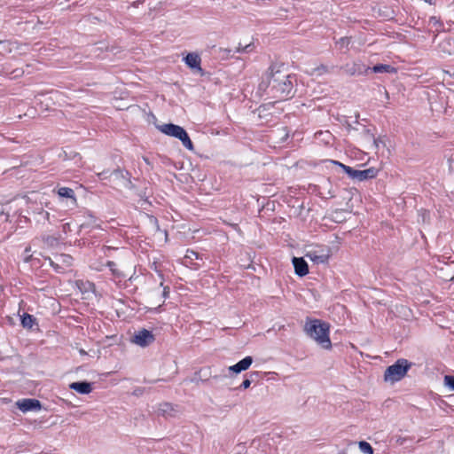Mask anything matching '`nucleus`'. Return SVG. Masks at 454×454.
Instances as JSON below:
<instances>
[{
  "label": "nucleus",
  "mask_w": 454,
  "mask_h": 454,
  "mask_svg": "<svg viewBox=\"0 0 454 454\" xmlns=\"http://www.w3.org/2000/svg\"><path fill=\"white\" fill-rule=\"evenodd\" d=\"M295 77L276 66H270L262 75L258 86L261 95H266L276 100H286L294 95Z\"/></svg>",
  "instance_id": "obj_1"
},
{
  "label": "nucleus",
  "mask_w": 454,
  "mask_h": 454,
  "mask_svg": "<svg viewBox=\"0 0 454 454\" xmlns=\"http://www.w3.org/2000/svg\"><path fill=\"white\" fill-rule=\"evenodd\" d=\"M306 334L325 349L332 348L329 337L330 326L328 323L319 319H307L304 325Z\"/></svg>",
  "instance_id": "obj_2"
},
{
  "label": "nucleus",
  "mask_w": 454,
  "mask_h": 454,
  "mask_svg": "<svg viewBox=\"0 0 454 454\" xmlns=\"http://www.w3.org/2000/svg\"><path fill=\"white\" fill-rule=\"evenodd\" d=\"M411 367V363L408 360L401 358L394 364L388 366L384 372V380L386 382L395 383L401 380Z\"/></svg>",
  "instance_id": "obj_3"
},
{
  "label": "nucleus",
  "mask_w": 454,
  "mask_h": 454,
  "mask_svg": "<svg viewBox=\"0 0 454 454\" xmlns=\"http://www.w3.org/2000/svg\"><path fill=\"white\" fill-rule=\"evenodd\" d=\"M331 162L341 168L350 178L358 181H365L368 179L374 178L378 174V170L375 169L374 168H369L364 170H356L337 160H331Z\"/></svg>",
  "instance_id": "obj_4"
},
{
  "label": "nucleus",
  "mask_w": 454,
  "mask_h": 454,
  "mask_svg": "<svg viewBox=\"0 0 454 454\" xmlns=\"http://www.w3.org/2000/svg\"><path fill=\"white\" fill-rule=\"evenodd\" d=\"M45 260L49 262L51 267L55 272L63 274L70 268L73 264V257L67 254H56L54 258L46 257Z\"/></svg>",
  "instance_id": "obj_5"
},
{
  "label": "nucleus",
  "mask_w": 454,
  "mask_h": 454,
  "mask_svg": "<svg viewBox=\"0 0 454 454\" xmlns=\"http://www.w3.org/2000/svg\"><path fill=\"white\" fill-rule=\"evenodd\" d=\"M306 256L317 264L326 263L330 257V249L327 247H317L307 252Z\"/></svg>",
  "instance_id": "obj_6"
},
{
  "label": "nucleus",
  "mask_w": 454,
  "mask_h": 454,
  "mask_svg": "<svg viewBox=\"0 0 454 454\" xmlns=\"http://www.w3.org/2000/svg\"><path fill=\"white\" fill-rule=\"evenodd\" d=\"M155 340L153 333L146 329H141L134 333L131 341L139 347H147Z\"/></svg>",
  "instance_id": "obj_7"
},
{
  "label": "nucleus",
  "mask_w": 454,
  "mask_h": 454,
  "mask_svg": "<svg viewBox=\"0 0 454 454\" xmlns=\"http://www.w3.org/2000/svg\"><path fill=\"white\" fill-rule=\"evenodd\" d=\"M341 69L344 71L345 74L351 76L366 74L371 70L369 67L365 66L361 61L348 63L341 67Z\"/></svg>",
  "instance_id": "obj_8"
},
{
  "label": "nucleus",
  "mask_w": 454,
  "mask_h": 454,
  "mask_svg": "<svg viewBox=\"0 0 454 454\" xmlns=\"http://www.w3.org/2000/svg\"><path fill=\"white\" fill-rule=\"evenodd\" d=\"M16 405L24 413L28 411H38L42 409L40 401L32 398H24L19 400L16 403Z\"/></svg>",
  "instance_id": "obj_9"
},
{
  "label": "nucleus",
  "mask_w": 454,
  "mask_h": 454,
  "mask_svg": "<svg viewBox=\"0 0 454 454\" xmlns=\"http://www.w3.org/2000/svg\"><path fill=\"white\" fill-rule=\"evenodd\" d=\"M184 63L193 71L200 73L201 75L204 74L200 67L201 59L196 52H190L184 58Z\"/></svg>",
  "instance_id": "obj_10"
},
{
  "label": "nucleus",
  "mask_w": 454,
  "mask_h": 454,
  "mask_svg": "<svg viewBox=\"0 0 454 454\" xmlns=\"http://www.w3.org/2000/svg\"><path fill=\"white\" fill-rule=\"evenodd\" d=\"M157 413L165 418H173L179 413V409L178 406L172 403H163L159 405Z\"/></svg>",
  "instance_id": "obj_11"
},
{
  "label": "nucleus",
  "mask_w": 454,
  "mask_h": 454,
  "mask_svg": "<svg viewBox=\"0 0 454 454\" xmlns=\"http://www.w3.org/2000/svg\"><path fill=\"white\" fill-rule=\"evenodd\" d=\"M293 265L295 274L299 277H304L309 273L308 263L302 257H294Z\"/></svg>",
  "instance_id": "obj_12"
},
{
  "label": "nucleus",
  "mask_w": 454,
  "mask_h": 454,
  "mask_svg": "<svg viewBox=\"0 0 454 454\" xmlns=\"http://www.w3.org/2000/svg\"><path fill=\"white\" fill-rule=\"evenodd\" d=\"M253 363L252 356H246L237 364L229 367V371L234 373H239L243 371L247 370Z\"/></svg>",
  "instance_id": "obj_13"
},
{
  "label": "nucleus",
  "mask_w": 454,
  "mask_h": 454,
  "mask_svg": "<svg viewBox=\"0 0 454 454\" xmlns=\"http://www.w3.org/2000/svg\"><path fill=\"white\" fill-rule=\"evenodd\" d=\"M110 176L112 177H114L115 179H118L120 181V184L123 187H129L131 184V182L129 180V174L128 171L122 170V169H115L114 170Z\"/></svg>",
  "instance_id": "obj_14"
},
{
  "label": "nucleus",
  "mask_w": 454,
  "mask_h": 454,
  "mask_svg": "<svg viewBox=\"0 0 454 454\" xmlns=\"http://www.w3.org/2000/svg\"><path fill=\"white\" fill-rule=\"evenodd\" d=\"M69 387L79 394L88 395L92 391V385L87 381H76L69 385Z\"/></svg>",
  "instance_id": "obj_15"
},
{
  "label": "nucleus",
  "mask_w": 454,
  "mask_h": 454,
  "mask_svg": "<svg viewBox=\"0 0 454 454\" xmlns=\"http://www.w3.org/2000/svg\"><path fill=\"white\" fill-rule=\"evenodd\" d=\"M181 126L173 123L163 124L159 127V129L165 135L175 137L178 133Z\"/></svg>",
  "instance_id": "obj_16"
},
{
  "label": "nucleus",
  "mask_w": 454,
  "mask_h": 454,
  "mask_svg": "<svg viewBox=\"0 0 454 454\" xmlns=\"http://www.w3.org/2000/svg\"><path fill=\"white\" fill-rule=\"evenodd\" d=\"M57 193L61 198H67L72 200L74 205L76 204V198L73 189L69 187H59Z\"/></svg>",
  "instance_id": "obj_17"
},
{
  "label": "nucleus",
  "mask_w": 454,
  "mask_h": 454,
  "mask_svg": "<svg viewBox=\"0 0 454 454\" xmlns=\"http://www.w3.org/2000/svg\"><path fill=\"white\" fill-rule=\"evenodd\" d=\"M41 239L44 245L48 247H55L59 243V237L54 235H43Z\"/></svg>",
  "instance_id": "obj_18"
},
{
  "label": "nucleus",
  "mask_w": 454,
  "mask_h": 454,
  "mask_svg": "<svg viewBox=\"0 0 454 454\" xmlns=\"http://www.w3.org/2000/svg\"><path fill=\"white\" fill-rule=\"evenodd\" d=\"M371 70L374 73H395L396 71L394 67L387 64L375 65Z\"/></svg>",
  "instance_id": "obj_19"
},
{
  "label": "nucleus",
  "mask_w": 454,
  "mask_h": 454,
  "mask_svg": "<svg viewBox=\"0 0 454 454\" xmlns=\"http://www.w3.org/2000/svg\"><path fill=\"white\" fill-rule=\"evenodd\" d=\"M34 322H35L34 317L29 314L25 313L21 317V325L25 328H32Z\"/></svg>",
  "instance_id": "obj_20"
},
{
  "label": "nucleus",
  "mask_w": 454,
  "mask_h": 454,
  "mask_svg": "<svg viewBox=\"0 0 454 454\" xmlns=\"http://www.w3.org/2000/svg\"><path fill=\"white\" fill-rule=\"evenodd\" d=\"M180 141L182 142L183 145L186 149H188L189 151H193V149H194L193 144H192V140L190 139V137L186 131L181 137Z\"/></svg>",
  "instance_id": "obj_21"
},
{
  "label": "nucleus",
  "mask_w": 454,
  "mask_h": 454,
  "mask_svg": "<svg viewBox=\"0 0 454 454\" xmlns=\"http://www.w3.org/2000/svg\"><path fill=\"white\" fill-rule=\"evenodd\" d=\"M358 447H359V450L363 452V453H366V454H373V449L372 447L371 446L370 443H368L367 442L365 441H361L358 442Z\"/></svg>",
  "instance_id": "obj_22"
},
{
  "label": "nucleus",
  "mask_w": 454,
  "mask_h": 454,
  "mask_svg": "<svg viewBox=\"0 0 454 454\" xmlns=\"http://www.w3.org/2000/svg\"><path fill=\"white\" fill-rule=\"evenodd\" d=\"M106 266L109 268L110 271L112 272V274L114 276H115V277L121 276V272L117 269L116 263L114 262L108 261L106 262Z\"/></svg>",
  "instance_id": "obj_23"
},
{
  "label": "nucleus",
  "mask_w": 454,
  "mask_h": 454,
  "mask_svg": "<svg viewBox=\"0 0 454 454\" xmlns=\"http://www.w3.org/2000/svg\"><path fill=\"white\" fill-rule=\"evenodd\" d=\"M253 44L248 43L245 46L241 45V43H239V46L236 48L235 52L238 53H243V52H249L253 50Z\"/></svg>",
  "instance_id": "obj_24"
},
{
  "label": "nucleus",
  "mask_w": 454,
  "mask_h": 454,
  "mask_svg": "<svg viewBox=\"0 0 454 454\" xmlns=\"http://www.w3.org/2000/svg\"><path fill=\"white\" fill-rule=\"evenodd\" d=\"M444 385L450 390H454V375L444 376Z\"/></svg>",
  "instance_id": "obj_25"
},
{
  "label": "nucleus",
  "mask_w": 454,
  "mask_h": 454,
  "mask_svg": "<svg viewBox=\"0 0 454 454\" xmlns=\"http://www.w3.org/2000/svg\"><path fill=\"white\" fill-rule=\"evenodd\" d=\"M351 39L349 37H340L337 42V45L340 46V48H348L350 43Z\"/></svg>",
  "instance_id": "obj_26"
},
{
  "label": "nucleus",
  "mask_w": 454,
  "mask_h": 454,
  "mask_svg": "<svg viewBox=\"0 0 454 454\" xmlns=\"http://www.w3.org/2000/svg\"><path fill=\"white\" fill-rule=\"evenodd\" d=\"M31 209L34 213H37L39 215H41L43 220L49 221L50 214L48 212L44 211L43 208L38 207V208H35V209L31 208Z\"/></svg>",
  "instance_id": "obj_27"
},
{
  "label": "nucleus",
  "mask_w": 454,
  "mask_h": 454,
  "mask_svg": "<svg viewBox=\"0 0 454 454\" xmlns=\"http://www.w3.org/2000/svg\"><path fill=\"white\" fill-rule=\"evenodd\" d=\"M185 258L187 259H198L199 258V254L193 250H187L186 252V254H185Z\"/></svg>",
  "instance_id": "obj_28"
},
{
  "label": "nucleus",
  "mask_w": 454,
  "mask_h": 454,
  "mask_svg": "<svg viewBox=\"0 0 454 454\" xmlns=\"http://www.w3.org/2000/svg\"><path fill=\"white\" fill-rule=\"evenodd\" d=\"M445 45L450 46V40H445L442 43H440V48L442 51L447 52L448 54H451V50H445Z\"/></svg>",
  "instance_id": "obj_29"
},
{
  "label": "nucleus",
  "mask_w": 454,
  "mask_h": 454,
  "mask_svg": "<svg viewBox=\"0 0 454 454\" xmlns=\"http://www.w3.org/2000/svg\"><path fill=\"white\" fill-rule=\"evenodd\" d=\"M22 259H23L24 262H27V263H28L32 261H35L34 257L31 254H25L24 252L22 254Z\"/></svg>",
  "instance_id": "obj_30"
},
{
  "label": "nucleus",
  "mask_w": 454,
  "mask_h": 454,
  "mask_svg": "<svg viewBox=\"0 0 454 454\" xmlns=\"http://www.w3.org/2000/svg\"><path fill=\"white\" fill-rule=\"evenodd\" d=\"M315 72H317V74L320 75V74L327 72V67L324 65H321L320 67H318L317 68L315 69Z\"/></svg>",
  "instance_id": "obj_31"
},
{
  "label": "nucleus",
  "mask_w": 454,
  "mask_h": 454,
  "mask_svg": "<svg viewBox=\"0 0 454 454\" xmlns=\"http://www.w3.org/2000/svg\"><path fill=\"white\" fill-rule=\"evenodd\" d=\"M250 385H251V380H248V379H246L241 383L240 387H242L244 389H247V388H248L250 387Z\"/></svg>",
  "instance_id": "obj_32"
},
{
  "label": "nucleus",
  "mask_w": 454,
  "mask_h": 454,
  "mask_svg": "<svg viewBox=\"0 0 454 454\" xmlns=\"http://www.w3.org/2000/svg\"><path fill=\"white\" fill-rule=\"evenodd\" d=\"M186 130L181 127L178 133L176 134V136L175 137L176 138H178L180 140L181 137L184 135V133L185 132Z\"/></svg>",
  "instance_id": "obj_33"
},
{
  "label": "nucleus",
  "mask_w": 454,
  "mask_h": 454,
  "mask_svg": "<svg viewBox=\"0 0 454 454\" xmlns=\"http://www.w3.org/2000/svg\"><path fill=\"white\" fill-rule=\"evenodd\" d=\"M35 261L30 262L32 267H39V259L34 258Z\"/></svg>",
  "instance_id": "obj_34"
},
{
  "label": "nucleus",
  "mask_w": 454,
  "mask_h": 454,
  "mask_svg": "<svg viewBox=\"0 0 454 454\" xmlns=\"http://www.w3.org/2000/svg\"><path fill=\"white\" fill-rule=\"evenodd\" d=\"M106 174H107V172H105V171H104V172H102V173H99V174H98V176H99L101 179H105V178H106Z\"/></svg>",
  "instance_id": "obj_35"
},
{
  "label": "nucleus",
  "mask_w": 454,
  "mask_h": 454,
  "mask_svg": "<svg viewBox=\"0 0 454 454\" xmlns=\"http://www.w3.org/2000/svg\"><path fill=\"white\" fill-rule=\"evenodd\" d=\"M104 268V265H98V267H95L94 269L98 271H102Z\"/></svg>",
  "instance_id": "obj_36"
},
{
  "label": "nucleus",
  "mask_w": 454,
  "mask_h": 454,
  "mask_svg": "<svg viewBox=\"0 0 454 454\" xmlns=\"http://www.w3.org/2000/svg\"><path fill=\"white\" fill-rule=\"evenodd\" d=\"M89 217H90V223H95L96 219H95V217H94L93 215H89Z\"/></svg>",
  "instance_id": "obj_37"
},
{
  "label": "nucleus",
  "mask_w": 454,
  "mask_h": 454,
  "mask_svg": "<svg viewBox=\"0 0 454 454\" xmlns=\"http://www.w3.org/2000/svg\"><path fill=\"white\" fill-rule=\"evenodd\" d=\"M30 252H31V247H26L25 250H24L25 254H30Z\"/></svg>",
  "instance_id": "obj_38"
},
{
  "label": "nucleus",
  "mask_w": 454,
  "mask_h": 454,
  "mask_svg": "<svg viewBox=\"0 0 454 454\" xmlns=\"http://www.w3.org/2000/svg\"><path fill=\"white\" fill-rule=\"evenodd\" d=\"M168 294V288L165 287L164 292H163L164 296H167Z\"/></svg>",
  "instance_id": "obj_39"
},
{
  "label": "nucleus",
  "mask_w": 454,
  "mask_h": 454,
  "mask_svg": "<svg viewBox=\"0 0 454 454\" xmlns=\"http://www.w3.org/2000/svg\"><path fill=\"white\" fill-rule=\"evenodd\" d=\"M103 249L105 250V252H104V253L106 254V250H111V249H112V247H104V248H103Z\"/></svg>",
  "instance_id": "obj_40"
}]
</instances>
